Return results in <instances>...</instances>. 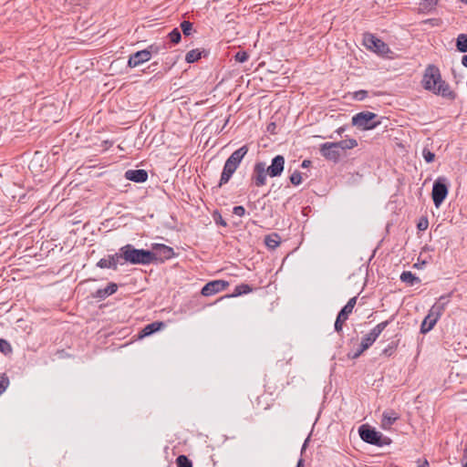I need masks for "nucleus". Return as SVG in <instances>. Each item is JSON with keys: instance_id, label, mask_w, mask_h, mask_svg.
<instances>
[{"instance_id": "f257e3e1", "label": "nucleus", "mask_w": 467, "mask_h": 467, "mask_svg": "<svg viewBox=\"0 0 467 467\" xmlns=\"http://www.w3.org/2000/svg\"><path fill=\"white\" fill-rule=\"evenodd\" d=\"M421 85L425 90L449 100H454L457 97L456 92L451 90L450 85L441 78L439 67L433 64L428 65L425 68Z\"/></svg>"}, {"instance_id": "f03ea898", "label": "nucleus", "mask_w": 467, "mask_h": 467, "mask_svg": "<svg viewBox=\"0 0 467 467\" xmlns=\"http://www.w3.org/2000/svg\"><path fill=\"white\" fill-rule=\"evenodd\" d=\"M358 434L364 442L378 447L389 445L392 442V440L389 437L384 436L380 431H378L369 424H362L359 426Z\"/></svg>"}, {"instance_id": "7ed1b4c3", "label": "nucleus", "mask_w": 467, "mask_h": 467, "mask_svg": "<svg viewBox=\"0 0 467 467\" xmlns=\"http://www.w3.org/2000/svg\"><path fill=\"white\" fill-rule=\"evenodd\" d=\"M126 256L128 263L131 265H150L153 263L154 254L151 251L146 249H138L132 244H126Z\"/></svg>"}, {"instance_id": "20e7f679", "label": "nucleus", "mask_w": 467, "mask_h": 467, "mask_svg": "<svg viewBox=\"0 0 467 467\" xmlns=\"http://www.w3.org/2000/svg\"><path fill=\"white\" fill-rule=\"evenodd\" d=\"M352 125L361 130H369L380 125L378 115L370 111H361L352 117Z\"/></svg>"}, {"instance_id": "39448f33", "label": "nucleus", "mask_w": 467, "mask_h": 467, "mask_svg": "<svg viewBox=\"0 0 467 467\" xmlns=\"http://www.w3.org/2000/svg\"><path fill=\"white\" fill-rule=\"evenodd\" d=\"M363 45L374 53L388 57L389 54L392 53L388 44L383 40L378 38L371 33H365L363 36Z\"/></svg>"}, {"instance_id": "423d86ee", "label": "nucleus", "mask_w": 467, "mask_h": 467, "mask_svg": "<svg viewBox=\"0 0 467 467\" xmlns=\"http://www.w3.org/2000/svg\"><path fill=\"white\" fill-rule=\"evenodd\" d=\"M449 192L448 180L438 177L432 185L431 198L436 208H439L446 199Z\"/></svg>"}, {"instance_id": "0eeeda50", "label": "nucleus", "mask_w": 467, "mask_h": 467, "mask_svg": "<svg viewBox=\"0 0 467 467\" xmlns=\"http://www.w3.org/2000/svg\"><path fill=\"white\" fill-rule=\"evenodd\" d=\"M154 254L152 264H161L176 255L172 247L163 244H152L151 250Z\"/></svg>"}, {"instance_id": "6e6552de", "label": "nucleus", "mask_w": 467, "mask_h": 467, "mask_svg": "<svg viewBox=\"0 0 467 467\" xmlns=\"http://www.w3.org/2000/svg\"><path fill=\"white\" fill-rule=\"evenodd\" d=\"M266 171L265 163L264 161H257L254 165L253 172L250 178L251 185L255 187H262L266 183Z\"/></svg>"}, {"instance_id": "1a4fd4ad", "label": "nucleus", "mask_w": 467, "mask_h": 467, "mask_svg": "<svg viewBox=\"0 0 467 467\" xmlns=\"http://www.w3.org/2000/svg\"><path fill=\"white\" fill-rule=\"evenodd\" d=\"M229 285V282L224 280H213L204 285L201 290L203 296H211L221 291H223Z\"/></svg>"}, {"instance_id": "9d476101", "label": "nucleus", "mask_w": 467, "mask_h": 467, "mask_svg": "<svg viewBox=\"0 0 467 467\" xmlns=\"http://www.w3.org/2000/svg\"><path fill=\"white\" fill-rule=\"evenodd\" d=\"M335 146L334 142L323 143L320 146V153L326 160L337 163L340 160L341 153L338 149L334 148Z\"/></svg>"}, {"instance_id": "9b49d317", "label": "nucleus", "mask_w": 467, "mask_h": 467, "mask_svg": "<svg viewBox=\"0 0 467 467\" xmlns=\"http://www.w3.org/2000/svg\"><path fill=\"white\" fill-rule=\"evenodd\" d=\"M285 168V158L282 155H276L272 159L270 166L266 168L268 175L272 178L282 174Z\"/></svg>"}, {"instance_id": "f8f14e48", "label": "nucleus", "mask_w": 467, "mask_h": 467, "mask_svg": "<svg viewBox=\"0 0 467 467\" xmlns=\"http://www.w3.org/2000/svg\"><path fill=\"white\" fill-rule=\"evenodd\" d=\"M149 51L145 49L131 54L128 60L129 67H136L150 59Z\"/></svg>"}, {"instance_id": "ddd939ff", "label": "nucleus", "mask_w": 467, "mask_h": 467, "mask_svg": "<svg viewBox=\"0 0 467 467\" xmlns=\"http://www.w3.org/2000/svg\"><path fill=\"white\" fill-rule=\"evenodd\" d=\"M118 285L113 282H109L105 288H99L91 294V297L99 300H104L108 296L115 294L118 291Z\"/></svg>"}, {"instance_id": "4468645a", "label": "nucleus", "mask_w": 467, "mask_h": 467, "mask_svg": "<svg viewBox=\"0 0 467 467\" xmlns=\"http://www.w3.org/2000/svg\"><path fill=\"white\" fill-rule=\"evenodd\" d=\"M236 170L237 167H234V165H233L232 163L225 161L219 183L216 186V188H221L223 185L228 183L234 173L236 171Z\"/></svg>"}, {"instance_id": "2eb2a0df", "label": "nucleus", "mask_w": 467, "mask_h": 467, "mask_svg": "<svg viewBox=\"0 0 467 467\" xmlns=\"http://www.w3.org/2000/svg\"><path fill=\"white\" fill-rule=\"evenodd\" d=\"M165 327V323L162 321H155L146 325L140 332L139 337L143 338L160 331Z\"/></svg>"}, {"instance_id": "dca6fc26", "label": "nucleus", "mask_w": 467, "mask_h": 467, "mask_svg": "<svg viewBox=\"0 0 467 467\" xmlns=\"http://www.w3.org/2000/svg\"><path fill=\"white\" fill-rule=\"evenodd\" d=\"M248 150H249L248 146L247 145H243L242 147H240L239 149L234 150L229 156V158L226 160V161L232 163L233 165H234V167L238 168L239 165L241 164L243 159L247 154Z\"/></svg>"}, {"instance_id": "f3484780", "label": "nucleus", "mask_w": 467, "mask_h": 467, "mask_svg": "<svg viewBox=\"0 0 467 467\" xmlns=\"http://www.w3.org/2000/svg\"><path fill=\"white\" fill-rule=\"evenodd\" d=\"M400 419L399 413L394 410H388L382 413L381 427L389 430L390 427Z\"/></svg>"}, {"instance_id": "a211bd4d", "label": "nucleus", "mask_w": 467, "mask_h": 467, "mask_svg": "<svg viewBox=\"0 0 467 467\" xmlns=\"http://www.w3.org/2000/svg\"><path fill=\"white\" fill-rule=\"evenodd\" d=\"M125 178L134 182H145L148 180V172L145 170H128Z\"/></svg>"}, {"instance_id": "6ab92c4d", "label": "nucleus", "mask_w": 467, "mask_h": 467, "mask_svg": "<svg viewBox=\"0 0 467 467\" xmlns=\"http://www.w3.org/2000/svg\"><path fill=\"white\" fill-rule=\"evenodd\" d=\"M350 314L351 313L345 309L344 307H342L341 310L338 312L334 324V329L339 336H342L343 325L348 319Z\"/></svg>"}, {"instance_id": "aec40b11", "label": "nucleus", "mask_w": 467, "mask_h": 467, "mask_svg": "<svg viewBox=\"0 0 467 467\" xmlns=\"http://www.w3.org/2000/svg\"><path fill=\"white\" fill-rule=\"evenodd\" d=\"M209 55V51L202 48V49H192L189 52H187L185 56V61L189 64L195 63L198 60H200L202 57H207Z\"/></svg>"}, {"instance_id": "412c9836", "label": "nucleus", "mask_w": 467, "mask_h": 467, "mask_svg": "<svg viewBox=\"0 0 467 467\" xmlns=\"http://www.w3.org/2000/svg\"><path fill=\"white\" fill-rule=\"evenodd\" d=\"M96 266L100 269H111L113 271L118 270L116 263L114 262V258L112 257L111 254L99 260L98 263L96 264Z\"/></svg>"}, {"instance_id": "4be33fe9", "label": "nucleus", "mask_w": 467, "mask_h": 467, "mask_svg": "<svg viewBox=\"0 0 467 467\" xmlns=\"http://www.w3.org/2000/svg\"><path fill=\"white\" fill-rule=\"evenodd\" d=\"M438 320L439 319H437L436 317H432L431 314L428 313V315L424 317L420 325V333L426 334L430 332L434 327Z\"/></svg>"}, {"instance_id": "5701e85b", "label": "nucleus", "mask_w": 467, "mask_h": 467, "mask_svg": "<svg viewBox=\"0 0 467 467\" xmlns=\"http://www.w3.org/2000/svg\"><path fill=\"white\" fill-rule=\"evenodd\" d=\"M334 143L336 145L334 148L338 149L340 153L347 150L354 149L358 146V141L355 139H346Z\"/></svg>"}, {"instance_id": "b1692460", "label": "nucleus", "mask_w": 467, "mask_h": 467, "mask_svg": "<svg viewBox=\"0 0 467 467\" xmlns=\"http://www.w3.org/2000/svg\"><path fill=\"white\" fill-rule=\"evenodd\" d=\"M281 242V237L277 233H272L265 236V244L270 250H275L279 246Z\"/></svg>"}, {"instance_id": "393cba45", "label": "nucleus", "mask_w": 467, "mask_h": 467, "mask_svg": "<svg viewBox=\"0 0 467 467\" xmlns=\"http://www.w3.org/2000/svg\"><path fill=\"white\" fill-rule=\"evenodd\" d=\"M401 282L406 283L407 285L412 286L414 285L420 284L421 280L416 275L411 273L410 271H403L400 276Z\"/></svg>"}, {"instance_id": "a878e982", "label": "nucleus", "mask_w": 467, "mask_h": 467, "mask_svg": "<svg viewBox=\"0 0 467 467\" xmlns=\"http://www.w3.org/2000/svg\"><path fill=\"white\" fill-rule=\"evenodd\" d=\"M126 245L121 246L116 253L111 254L114 258V262L116 263L117 268L119 265H123L128 263V257L126 256Z\"/></svg>"}, {"instance_id": "bb28decb", "label": "nucleus", "mask_w": 467, "mask_h": 467, "mask_svg": "<svg viewBox=\"0 0 467 467\" xmlns=\"http://www.w3.org/2000/svg\"><path fill=\"white\" fill-rule=\"evenodd\" d=\"M394 320V316H391L389 319L385 320L379 324H378L374 328L370 330L371 336L375 338H378L382 331Z\"/></svg>"}, {"instance_id": "cd10ccee", "label": "nucleus", "mask_w": 467, "mask_h": 467, "mask_svg": "<svg viewBox=\"0 0 467 467\" xmlns=\"http://www.w3.org/2000/svg\"><path fill=\"white\" fill-rule=\"evenodd\" d=\"M253 291V287L247 284H241L235 286L232 295L228 296L229 297H235L242 295L248 294Z\"/></svg>"}, {"instance_id": "c85d7f7f", "label": "nucleus", "mask_w": 467, "mask_h": 467, "mask_svg": "<svg viewBox=\"0 0 467 467\" xmlns=\"http://www.w3.org/2000/svg\"><path fill=\"white\" fill-rule=\"evenodd\" d=\"M445 308H446L445 303L441 304L440 302H436L429 310V314H431L432 317H436L437 319H440V317L443 314Z\"/></svg>"}, {"instance_id": "c756f323", "label": "nucleus", "mask_w": 467, "mask_h": 467, "mask_svg": "<svg viewBox=\"0 0 467 467\" xmlns=\"http://www.w3.org/2000/svg\"><path fill=\"white\" fill-rule=\"evenodd\" d=\"M456 48L461 53L467 52V35L460 34L456 38Z\"/></svg>"}, {"instance_id": "7c9ffc66", "label": "nucleus", "mask_w": 467, "mask_h": 467, "mask_svg": "<svg viewBox=\"0 0 467 467\" xmlns=\"http://www.w3.org/2000/svg\"><path fill=\"white\" fill-rule=\"evenodd\" d=\"M377 340L370 333L367 334L361 340V351L367 350Z\"/></svg>"}, {"instance_id": "2f4dec72", "label": "nucleus", "mask_w": 467, "mask_h": 467, "mask_svg": "<svg viewBox=\"0 0 467 467\" xmlns=\"http://www.w3.org/2000/svg\"><path fill=\"white\" fill-rule=\"evenodd\" d=\"M170 42L173 45L180 43L182 39L181 31L178 28H173L167 36Z\"/></svg>"}, {"instance_id": "473e14b6", "label": "nucleus", "mask_w": 467, "mask_h": 467, "mask_svg": "<svg viewBox=\"0 0 467 467\" xmlns=\"http://www.w3.org/2000/svg\"><path fill=\"white\" fill-rule=\"evenodd\" d=\"M180 27L185 36H191L193 31V24L188 20H183Z\"/></svg>"}, {"instance_id": "72a5a7b5", "label": "nucleus", "mask_w": 467, "mask_h": 467, "mask_svg": "<svg viewBox=\"0 0 467 467\" xmlns=\"http://www.w3.org/2000/svg\"><path fill=\"white\" fill-rule=\"evenodd\" d=\"M165 49H167V47H166V45H165V44H163V45H158V44H156V43L150 45V46L146 48V50H148V51H149V53H150L149 55H150V58H151V56H152V55H157V54H159L161 51L165 50Z\"/></svg>"}, {"instance_id": "f704fd0d", "label": "nucleus", "mask_w": 467, "mask_h": 467, "mask_svg": "<svg viewBox=\"0 0 467 467\" xmlns=\"http://www.w3.org/2000/svg\"><path fill=\"white\" fill-rule=\"evenodd\" d=\"M177 467H192V462L184 454H181L176 458Z\"/></svg>"}, {"instance_id": "c9c22d12", "label": "nucleus", "mask_w": 467, "mask_h": 467, "mask_svg": "<svg viewBox=\"0 0 467 467\" xmlns=\"http://www.w3.org/2000/svg\"><path fill=\"white\" fill-rule=\"evenodd\" d=\"M0 352L5 356L13 352L12 346L6 339L0 338Z\"/></svg>"}, {"instance_id": "e433bc0d", "label": "nucleus", "mask_w": 467, "mask_h": 467, "mask_svg": "<svg viewBox=\"0 0 467 467\" xmlns=\"http://www.w3.org/2000/svg\"><path fill=\"white\" fill-rule=\"evenodd\" d=\"M302 176H303L302 172H300L298 171H295L290 175L289 180L293 185L297 186L302 182V178H303Z\"/></svg>"}, {"instance_id": "4c0bfd02", "label": "nucleus", "mask_w": 467, "mask_h": 467, "mask_svg": "<svg viewBox=\"0 0 467 467\" xmlns=\"http://www.w3.org/2000/svg\"><path fill=\"white\" fill-rule=\"evenodd\" d=\"M397 346L398 345L396 343L391 342L390 344L388 345L387 348H385L382 350L381 355H384L386 357L392 356L395 353L396 349H397Z\"/></svg>"}, {"instance_id": "58836bf2", "label": "nucleus", "mask_w": 467, "mask_h": 467, "mask_svg": "<svg viewBox=\"0 0 467 467\" xmlns=\"http://www.w3.org/2000/svg\"><path fill=\"white\" fill-rule=\"evenodd\" d=\"M422 156L426 162L431 163L434 161L435 160V154L428 150L427 148H424L422 150Z\"/></svg>"}, {"instance_id": "ea45409f", "label": "nucleus", "mask_w": 467, "mask_h": 467, "mask_svg": "<svg viewBox=\"0 0 467 467\" xmlns=\"http://www.w3.org/2000/svg\"><path fill=\"white\" fill-rule=\"evenodd\" d=\"M9 386V378L6 374H3L0 379V395L5 391L7 387Z\"/></svg>"}, {"instance_id": "a19ab883", "label": "nucleus", "mask_w": 467, "mask_h": 467, "mask_svg": "<svg viewBox=\"0 0 467 467\" xmlns=\"http://www.w3.org/2000/svg\"><path fill=\"white\" fill-rule=\"evenodd\" d=\"M249 58V54L246 51H238L235 56L234 59L239 63H244L247 61Z\"/></svg>"}, {"instance_id": "79ce46f5", "label": "nucleus", "mask_w": 467, "mask_h": 467, "mask_svg": "<svg viewBox=\"0 0 467 467\" xmlns=\"http://www.w3.org/2000/svg\"><path fill=\"white\" fill-rule=\"evenodd\" d=\"M429 226V221L427 217H421L418 223H417V229L419 231H425Z\"/></svg>"}, {"instance_id": "37998d69", "label": "nucleus", "mask_w": 467, "mask_h": 467, "mask_svg": "<svg viewBox=\"0 0 467 467\" xmlns=\"http://www.w3.org/2000/svg\"><path fill=\"white\" fill-rule=\"evenodd\" d=\"M358 296L351 297L348 303L343 306L345 309L352 313L356 304H357Z\"/></svg>"}, {"instance_id": "c03bdc74", "label": "nucleus", "mask_w": 467, "mask_h": 467, "mask_svg": "<svg viewBox=\"0 0 467 467\" xmlns=\"http://www.w3.org/2000/svg\"><path fill=\"white\" fill-rule=\"evenodd\" d=\"M368 97V91L364 89L358 90L354 93L353 98L356 100L361 101Z\"/></svg>"}, {"instance_id": "a18cd8bd", "label": "nucleus", "mask_w": 467, "mask_h": 467, "mask_svg": "<svg viewBox=\"0 0 467 467\" xmlns=\"http://www.w3.org/2000/svg\"><path fill=\"white\" fill-rule=\"evenodd\" d=\"M213 219H214L216 224L222 225L223 227L227 226L226 222L223 219L222 215L219 213H215L213 214Z\"/></svg>"}, {"instance_id": "49530a36", "label": "nucleus", "mask_w": 467, "mask_h": 467, "mask_svg": "<svg viewBox=\"0 0 467 467\" xmlns=\"http://www.w3.org/2000/svg\"><path fill=\"white\" fill-rule=\"evenodd\" d=\"M452 293L453 292H450L449 294H446V295H442L439 297L438 299V302H440L441 304L442 303H445V307L447 306V305L449 304L450 302V299L452 296Z\"/></svg>"}, {"instance_id": "de8ad7c7", "label": "nucleus", "mask_w": 467, "mask_h": 467, "mask_svg": "<svg viewBox=\"0 0 467 467\" xmlns=\"http://www.w3.org/2000/svg\"><path fill=\"white\" fill-rule=\"evenodd\" d=\"M233 213H234V214L242 217L245 214V209L242 205H237V206L234 207Z\"/></svg>"}, {"instance_id": "09e8293b", "label": "nucleus", "mask_w": 467, "mask_h": 467, "mask_svg": "<svg viewBox=\"0 0 467 467\" xmlns=\"http://www.w3.org/2000/svg\"><path fill=\"white\" fill-rule=\"evenodd\" d=\"M462 462V467H467V446L463 450Z\"/></svg>"}, {"instance_id": "8fccbe9b", "label": "nucleus", "mask_w": 467, "mask_h": 467, "mask_svg": "<svg viewBox=\"0 0 467 467\" xmlns=\"http://www.w3.org/2000/svg\"><path fill=\"white\" fill-rule=\"evenodd\" d=\"M312 164V161L310 160H304L301 163V167L306 169V168H308L310 167Z\"/></svg>"}, {"instance_id": "3c124183", "label": "nucleus", "mask_w": 467, "mask_h": 467, "mask_svg": "<svg viewBox=\"0 0 467 467\" xmlns=\"http://www.w3.org/2000/svg\"><path fill=\"white\" fill-rule=\"evenodd\" d=\"M364 351H361V346L359 347V348L358 349V351H356L352 356L351 358H358Z\"/></svg>"}, {"instance_id": "603ef678", "label": "nucleus", "mask_w": 467, "mask_h": 467, "mask_svg": "<svg viewBox=\"0 0 467 467\" xmlns=\"http://www.w3.org/2000/svg\"><path fill=\"white\" fill-rule=\"evenodd\" d=\"M346 130V126H342V127H339L337 130H336V132L341 136L343 134V132H345Z\"/></svg>"}, {"instance_id": "864d4df0", "label": "nucleus", "mask_w": 467, "mask_h": 467, "mask_svg": "<svg viewBox=\"0 0 467 467\" xmlns=\"http://www.w3.org/2000/svg\"><path fill=\"white\" fill-rule=\"evenodd\" d=\"M269 384H270L269 380H266L265 384V387L267 389V390L270 392V394H273L274 390H271L272 388H271V386Z\"/></svg>"}, {"instance_id": "5fc2aeb1", "label": "nucleus", "mask_w": 467, "mask_h": 467, "mask_svg": "<svg viewBox=\"0 0 467 467\" xmlns=\"http://www.w3.org/2000/svg\"><path fill=\"white\" fill-rule=\"evenodd\" d=\"M296 467H305V461L304 459L300 458L297 462V464Z\"/></svg>"}, {"instance_id": "6e6d98bb", "label": "nucleus", "mask_w": 467, "mask_h": 467, "mask_svg": "<svg viewBox=\"0 0 467 467\" xmlns=\"http://www.w3.org/2000/svg\"><path fill=\"white\" fill-rule=\"evenodd\" d=\"M462 64L463 67H467V54L462 57Z\"/></svg>"}, {"instance_id": "4d7b16f0", "label": "nucleus", "mask_w": 467, "mask_h": 467, "mask_svg": "<svg viewBox=\"0 0 467 467\" xmlns=\"http://www.w3.org/2000/svg\"><path fill=\"white\" fill-rule=\"evenodd\" d=\"M429 5H436L439 0H425Z\"/></svg>"}, {"instance_id": "13d9d810", "label": "nucleus", "mask_w": 467, "mask_h": 467, "mask_svg": "<svg viewBox=\"0 0 467 467\" xmlns=\"http://www.w3.org/2000/svg\"><path fill=\"white\" fill-rule=\"evenodd\" d=\"M419 467H429V462L427 460H424L421 464H420Z\"/></svg>"}, {"instance_id": "bf43d9fd", "label": "nucleus", "mask_w": 467, "mask_h": 467, "mask_svg": "<svg viewBox=\"0 0 467 467\" xmlns=\"http://www.w3.org/2000/svg\"><path fill=\"white\" fill-rule=\"evenodd\" d=\"M275 123H270V124L268 125V127H267V130H273V129H275Z\"/></svg>"}, {"instance_id": "052dcab7", "label": "nucleus", "mask_w": 467, "mask_h": 467, "mask_svg": "<svg viewBox=\"0 0 467 467\" xmlns=\"http://www.w3.org/2000/svg\"><path fill=\"white\" fill-rule=\"evenodd\" d=\"M307 442H308V438L305 441L304 444H303V447H302V450H301V452H303L307 445Z\"/></svg>"}, {"instance_id": "680f3d73", "label": "nucleus", "mask_w": 467, "mask_h": 467, "mask_svg": "<svg viewBox=\"0 0 467 467\" xmlns=\"http://www.w3.org/2000/svg\"><path fill=\"white\" fill-rule=\"evenodd\" d=\"M104 142L106 143V145H109V141L108 140H105ZM109 145H112V142H109Z\"/></svg>"}, {"instance_id": "e2e57ef3", "label": "nucleus", "mask_w": 467, "mask_h": 467, "mask_svg": "<svg viewBox=\"0 0 467 467\" xmlns=\"http://www.w3.org/2000/svg\"><path fill=\"white\" fill-rule=\"evenodd\" d=\"M104 142L106 143V145H109V141L108 140H105ZM109 145H112V142H109Z\"/></svg>"}, {"instance_id": "0e129e2a", "label": "nucleus", "mask_w": 467, "mask_h": 467, "mask_svg": "<svg viewBox=\"0 0 467 467\" xmlns=\"http://www.w3.org/2000/svg\"><path fill=\"white\" fill-rule=\"evenodd\" d=\"M413 267L420 268L419 264H415Z\"/></svg>"}, {"instance_id": "69168bd1", "label": "nucleus", "mask_w": 467, "mask_h": 467, "mask_svg": "<svg viewBox=\"0 0 467 467\" xmlns=\"http://www.w3.org/2000/svg\"><path fill=\"white\" fill-rule=\"evenodd\" d=\"M462 3L467 4V0H460Z\"/></svg>"}]
</instances>
